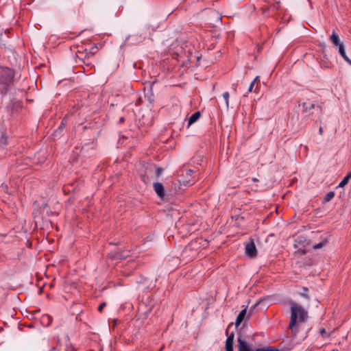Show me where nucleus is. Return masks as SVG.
Listing matches in <instances>:
<instances>
[{
  "mask_svg": "<svg viewBox=\"0 0 351 351\" xmlns=\"http://www.w3.org/2000/svg\"><path fill=\"white\" fill-rule=\"evenodd\" d=\"M334 196H335V193L332 191H330L325 195L324 199L326 202H329L332 198H333Z\"/></svg>",
  "mask_w": 351,
  "mask_h": 351,
  "instance_id": "ddd939ff",
  "label": "nucleus"
},
{
  "mask_svg": "<svg viewBox=\"0 0 351 351\" xmlns=\"http://www.w3.org/2000/svg\"><path fill=\"white\" fill-rule=\"evenodd\" d=\"M200 115L201 114L199 112H194L189 119L188 125L189 126L196 122L199 119Z\"/></svg>",
  "mask_w": 351,
  "mask_h": 351,
  "instance_id": "6e6552de",
  "label": "nucleus"
},
{
  "mask_svg": "<svg viewBox=\"0 0 351 351\" xmlns=\"http://www.w3.org/2000/svg\"><path fill=\"white\" fill-rule=\"evenodd\" d=\"M86 57H87V54H86L84 57L83 54H82L81 56H77V58L82 61V62L86 66V67H88L90 66V63L89 62H86Z\"/></svg>",
  "mask_w": 351,
  "mask_h": 351,
  "instance_id": "f8f14e48",
  "label": "nucleus"
},
{
  "mask_svg": "<svg viewBox=\"0 0 351 351\" xmlns=\"http://www.w3.org/2000/svg\"><path fill=\"white\" fill-rule=\"evenodd\" d=\"M14 77V72L9 68L0 69V84L6 88Z\"/></svg>",
  "mask_w": 351,
  "mask_h": 351,
  "instance_id": "7ed1b4c3",
  "label": "nucleus"
},
{
  "mask_svg": "<svg viewBox=\"0 0 351 351\" xmlns=\"http://www.w3.org/2000/svg\"><path fill=\"white\" fill-rule=\"evenodd\" d=\"M153 186L158 197L160 199H163L165 195V189L162 184L160 182H154Z\"/></svg>",
  "mask_w": 351,
  "mask_h": 351,
  "instance_id": "39448f33",
  "label": "nucleus"
},
{
  "mask_svg": "<svg viewBox=\"0 0 351 351\" xmlns=\"http://www.w3.org/2000/svg\"><path fill=\"white\" fill-rule=\"evenodd\" d=\"M245 255L250 258H254L257 255V250L252 239L245 246Z\"/></svg>",
  "mask_w": 351,
  "mask_h": 351,
  "instance_id": "20e7f679",
  "label": "nucleus"
},
{
  "mask_svg": "<svg viewBox=\"0 0 351 351\" xmlns=\"http://www.w3.org/2000/svg\"><path fill=\"white\" fill-rule=\"evenodd\" d=\"M162 173V169L160 167H158L155 170V174L156 177H159Z\"/></svg>",
  "mask_w": 351,
  "mask_h": 351,
  "instance_id": "a211bd4d",
  "label": "nucleus"
},
{
  "mask_svg": "<svg viewBox=\"0 0 351 351\" xmlns=\"http://www.w3.org/2000/svg\"><path fill=\"white\" fill-rule=\"evenodd\" d=\"M304 241H305V240L304 239V238H303V237H299V238L298 239V240L296 241V242L301 243V242Z\"/></svg>",
  "mask_w": 351,
  "mask_h": 351,
  "instance_id": "4be33fe9",
  "label": "nucleus"
},
{
  "mask_svg": "<svg viewBox=\"0 0 351 351\" xmlns=\"http://www.w3.org/2000/svg\"><path fill=\"white\" fill-rule=\"evenodd\" d=\"M233 343L231 339H226V351H233Z\"/></svg>",
  "mask_w": 351,
  "mask_h": 351,
  "instance_id": "9d476101",
  "label": "nucleus"
},
{
  "mask_svg": "<svg viewBox=\"0 0 351 351\" xmlns=\"http://www.w3.org/2000/svg\"><path fill=\"white\" fill-rule=\"evenodd\" d=\"M258 76H256L254 80L251 82L250 86H249V88H248V91L249 92H252V88H253V86H254V83L256 82V81L258 80Z\"/></svg>",
  "mask_w": 351,
  "mask_h": 351,
  "instance_id": "f3484780",
  "label": "nucleus"
},
{
  "mask_svg": "<svg viewBox=\"0 0 351 351\" xmlns=\"http://www.w3.org/2000/svg\"><path fill=\"white\" fill-rule=\"evenodd\" d=\"M247 313V308H243L240 311L239 315L237 317L236 321H235V326L236 327H238L241 322L244 320Z\"/></svg>",
  "mask_w": 351,
  "mask_h": 351,
  "instance_id": "0eeeda50",
  "label": "nucleus"
},
{
  "mask_svg": "<svg viewBox=\"0 0 351 351\" xmlns=\"http://www.w3.org/2000/svg\"><path fill=\"white\" fill-rule=\"evenodd\" d=\"M345 178H348V180L349 181V180L351 178V172L348 173L346 176H345Z\"/></svg>",
  "mask_w": 351,
  "mask_h": 351,
  "instance_id": "5701e85b",
  "label": "nucleus"
},
{
  "mask_svg": "<svg viewBox=\"0 0 351 351\" xmlns=\"http://www.w3.org/2000/svg\"><path fill=\"white\" fill-rule=\"evenodd\" d=\"M302 105L305 112H310L315 108V104L309 101L304 102Z\"/></svg>",
  "mask_w": 351,
  "mask_h": 351,
  "instance_id": "1a4fd4ad",
  "label": "nucleus"
},
{
  "mask_svg": "<svg viewBox=\"0 0 351 351\" xmlns=\"http://www.w3.org/2000/svg\"><path fill=\"white\" fill-rule=\"evenodd\" d=\"M226 339H231V341H234V333L231 332L230 334H228V337Z\"/></svg>",
  "mask_w": 351,
  "mask_h": 351,
  "instance_id": "aec40b11",
  "label": "nucleus"
},
{
  "mask_svg": "<svg viewBox=\"0 0 351 351\" xmlns=\"http://www.w3.org/2000/svg\"><path fill=\"white\" fill-rule=\"evenodd\" d=\"M348 182V178H343V179L340 182V183L339 184V187H343L344 186H346Z\"/></svg>",
  "mask_w": 351,
  "mask_h": 351,
  "instance_id": "2eb2a0df",
  "label": "nucleus"
},
{
  "mask_svg": "<svg viewBox=\"0 0 351 351\" xmlns=\"http://www.w3.org/2000/svg\"><path fill=\"white\" fill-rule=\"evenodd\" d=\"M153 173V167L152 166H149L146 169V172L145 174H141V179L145 183H148L150 181L149 176Z\"/></svg>",
  "mask_w": 351,
  "mask_h": 351,
  "instance_id": "423d86ee",
  "label": "nucleus"
},
{
  "mask_svg": "<svg viewBox=\"0 0 351 351\" xmlns=\"http://www.w3.org/2000/svg\"><path fill=\"white\" fill-rule=\"evenodd\" d=\"M291 317L289 328L293 329L297 324L302 323L307 319L308 311L301 305L291 302Z\"/></svg>",
  "mask_w": 351,
  "mask_h": 351,
  "instance_id": "f257e3e1",
  "label": "nucleus"
},
{
  "mask_svg": "<svg viewBox=\"0 0 351 351\" xmlns=\"http://www.w3.org/2000/svg\"><path fill=\"white\" fill-rule=\"evenodd\" d=\"M330 40L334 47L338 49V52L340 56L343 58V60L348 62L350 65H351V60L348 57L346 53V51L344 49V45L341 43L339 35L336 33L335 30L332 31Z\"/></svg>",
  "mask_w": 351,
  "mask_h": 351,
  "instance_id": "f03ea898",
  "label": "nucleus"
},
{
  "mask_svg": "<svg viewBox=\"0 0 351 351\" xmlns=\"http://www.w3.org/2000/svg\"><path fill=\"white\" fill-rule=\"evenodd\" d=\"M253 180H254V182H256V181H257V179H256V178H254V179H253Z\"/></svg>",
  "mask_w": 351,
  "mask_h": 351,
  "instance_id": "393cba45",
  "label": "nucleus"
},
{
  "mask_svg": "<svg viewBox=\"0 0 351 351\" xmlns=\"http://www.w3.org/2000/svg\"><path fill=\"white\" fill-rule=\"evenodd\" d=\"M223 97L225 100L226 107L228 108V106H229V93L228 92L223 93Z\"/></svg>",
  "mask_w": 351,
  "mask_h": 351,
  "instance_id": "4468645a",
  "label": "nucleus"
},
{
  "mask_svg": "<svg viewBox=\"0 0 351 351\" xmlns=\"http://www.w3.org/2000/svg\"><path fill=\"white\" fill-rule=\"evenodd\" d=\"M106 306V302H102L98 307V311L99 312H102L104 308Z\"/></svg>",
  "mask_w": 351,
  "mask_h": 351,
  "instance_id": "6ab92c4d",
  "label": "nucleus"
},
{
  "mask_svg": "<svg viewBox=\"0 0 351 351\" xmlns=\"http://www.w3.org/2000/svg\"><path fill=\"white\" fill-rule=\"evenodd\" d=\"M319 332L322 335H324V334L326 333V330L324 328L320 329Z\"/></svg>",
  "mask_w": 351,
  "mask_h": 351,
  "instance_id": "412c9836",
  "label": "nucleus"
},
{
  "mask_svg": "<svg viewBox=\"0 0 351 351\" xmlns=\"http://www.w3.org/2000/svg\"><path fill=\"white\" fill-rule=\"evenodd\" d=\"M319 133H320L321 134H322V133H323V129H322V127H321V128H319Z\"/></svg>",
  "mask_w": 351,
  "mask_h": 351,
  "instance_id": "b1692460",
  "label": "nucleus"
},
{
  "mask_svg": "<svg viewBox=\"0 0 351 351\" xmlns=\"http://www.w3.org/2000/svg\"><path fill=\"white\" fill-rule=\"evenodd\" d=\"M303 290H304V292L303 293H300V295L304 298H306V299H308L309 297H308V295L307 294V291H308V288L307 287H304L303 288Z\"/></svg>",
  "mask_w": 351,
  "mask_h": 351,
  "instance_id": "dca6fc26",
  "label": "nucleus"
},
{
  "mask_svg": "<svg viewBox=\"0 0 351 351\" xmlns=\"http://www.w3.org/2000/svg\"><path fill=\"white\" fill-rule=\"evenodd\" d=\"M328 243V241L326 239H324L322 242H319V243H317L315 245H313V248L315 250L321 249L326 244Z\"/></svg>",
  "mask_w": 351,
  "mask_h": 351,
  "instance_id": "9b49d317",
  "label": "nucleus"
}]
</instances>
